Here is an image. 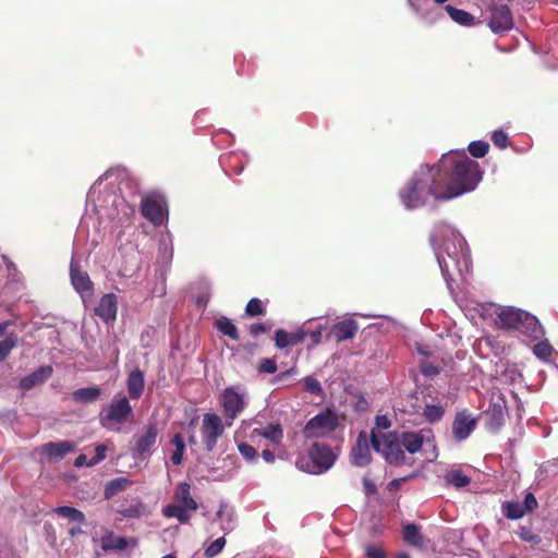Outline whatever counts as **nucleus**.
I'll use <instances>...</instances> for the list:
<instances>
[{
    "label": "nucleus",
    "instance_id": "c85d7f7f",
    "mask_svg": "<svg viewBox=\"0 0 558 558\" xmlns=\"http://www.w3.org/2000/svg\"><path fill=\"white\" fill-rule=\"evenodd\" d=\"M391 427V421L387 415H376L375 424L371 432V442L375 440V436L377 439L386 436L389 432H387Z\"/></svg>",
    "mask_w": 558,
    "mask_h": 558
},
{
    "label": "nucleus",
    "instance_id": "f257e3e1",
    "mask_svg": "<svg viewBox=\"0 0 558 558\" xmlns=\"http://www.w3.org/2000/svg\"><path fill=\"white\" fill-rule=\"evenodd\" d=\"M429 241L448 288L451 289L452 282L465 280L470 270V255L460 232L440 222L435 226Z\"/></svg>",
    "mask_w": 558,
    "mask_h": 558
},
{
    "label": "nucleus",
    "instance_id": "de8ad7c7",
    "mask_svg": "<svg viewBox=\"0 0 558 558\" xmlns=\"http://www.w3.org/2000/svg\"><path fill=\"white\" fill-rule=\"evenodd\" d=\"M492 141L495 146L499 148H506L508 144V136L502 131H495L492 135Z\"/></svg>",
    "mask_w": 558,
    "mask_h": 558
},
{
    "label": "nucleus",
    "instance_id": "412c9836",
    "mask_svg": "<svg viewBox=\"0 0 558 558\" xmlns=\"http://www.w3.org/2000/svg\"><path fill=\"white\" fill-rule=\"evenodd\" d=\"M191 486L190 484L182 482L175 488L173 501L177 504H181L182 507L187 509L190 512L197 510V502L193 499L190 493Z\"/></svg>",
    "mask_w": 558,
    "mask_h": 558
},
{
    "label": "nucleus",
    "instance_id": "79ce46f5",
    "mask_svg": "<svg viewBox=\"0 0 558 558\" xmlns=\"http://www.w3.org/2000/svg\"><path fill=\"white\" fill-rule=\"evenodd\" d=\"M238 450L241 453V456L248 462L256 460L258 457L257 450L246 442L239 444Z\"/></svg>",
    "mask_w": 558,
    "mask_h": 558
},
{
    "label": "nucleus",
    "instance_id": "864d4df0",
    "mask_svg": "<svg viewBox=\"0 0 558 558\" xmlns=\"http://www.w3.org/2000/svg\"><path fill=\"white\" fill-rule=\"evenodd\" d=\"M526 511H532L537 507V500L532 493H527L524 498V504L522 505Z\"/></svg>",
    "mask_w": 558,
    "mask_h": 558
},
{
    "label": "nucleus",
    "instance_id": "6e6552de",
    "mask_svg": "<svg viewBox=\"0 0 558 558\" xmlns=\"http://www.w3.org/2000/svg\"><path fill=\"white\" fill-rule=\"evenodd\" d=\"M339 425V416L327 409L312 417L303 427L302 434L307 439L327 437L336 430Z\"/></svg>",
    "mask_w": 558,
    "mask_h": 558
},
{
    "label": "nucleus",
    "instance_id": "6ab92c4d",
    "mask_svg": "<svg viewBox=\"0 0 558 558\" xmlns=\"http://www.w3.org/2000/svg\"><path fill=\"white\" fill-rule=\"evenodd\" d=\"M52 367L50 365L40 366L32 374L23 377L20 380V388L22 390H31L32 388L44 384L52 375Z\"/></svg>",
    "mask_w": 558,
    "mask_h": 558
},
{
    "label": "nucleus",
    "instance_id": "c756f323",
    "mask_svg": "<svg viewBox=\"0 0 558 558\" xmlns=\"http://www.w3.org/2000/svg\"><path fill=\"white\" fill-rule=\"evenodd\" d=\"M404 541L415 547H423L424 538L417 525L410 523L403 529Z\"/></svg>",
    "mask_w": 558,
    "mask_h": 558
},
{
    "label": "nucleus",
    "instance_id": "a19ab883",
    "mask_svg": "<svg viewBox=\"0 0 558 558\" xmlns=\"http://www.w3.org/2000/svg\"><path fill=\"white\" fill-rule=\"evenodd\" d=\"M489 145L483 141H475L470 143L469 151L473 157L481 158L484 157L488 151Z\"/></svg>",
    "mask_w": 558,
    "mask_h": 558
},
{
    "label": "nucleus",
    "instance_id": "a878e982",
    "mask_svg": "<svg viewBox=\"0 0 558 558\" xmlns=\"http://www.w3.org/2000/svg\"><path fill=\"white\" fill-rule=\"evenodd\" d=\"M445 484L454 488H463L471 482L470 477L460 469H451L444 475Z\"/></svg>",
    "mask_w": 558,
    "mask_h": 558
},
{
    "label": "nucleus",
    "instance_id": "7ed1b4c3",
    "mask_svg": "<svg viewBox=\"0 0 558 558\" xmlns=\"http://www.w3.org/2000/svg\"><path fill=\"white\" fill-rule=\"evenodd\" d=\"M477 312L487 319L496 315L495 324L502 329H513L531 338L538 339L544 330L537 318L530 313L515 307H502L494 303L478 304Z\"/></svg>",
    "mask_w": 558,
    "mask_h": 558
},
{
    "label": "nucleus",
    "instance_id": "58836bf2",
    "mask_svg": "<svg viewBox=\"0 0 558 558\" xmlns=\"http://www.w3.org/2000/svg\"><path fill=\"white\" fill-rule=\"evenodd\" d=\"M216 326L219 331L229 336L230 338H232L234 340H236L239 338L238 329H236L235 325L230 319L222 317L216 322Z\"/></svg>",
    "mask_w": 558,
    "mask_h": 558
},
{
    "label": "nucleus",
    "instance_id": "e433bc0d",
    "mask_svg": "<svg viewBox=\"0 0 558 558\" xmlns=\"http://www.w3.org/2000/svg\"><path fill=\"white\" fill-rule=\"evenodd\" d=\"M504 514L511 520L521 519L525 514L524 507L519 502H506L502 506Z\"/></svg>",
    "mask_w": 558,
    "mask_h": 558
},
{
    "label": "nucleus",
    "instance_id": "c03bdc74",
    "mask_svg": "<svg viewBox=\"0 0 558 558\" xmlns=\"http://www.w3.org/2000/svg\"><path fill=\"white\" fill-rule=\"evenodd\" d=\"M245 312L250 316H256L264 313V306L262 304V301L259 299H252L248 301L245 307Z\"/></svg>",
    "mask_w": 558,
    "mask_h": 558
},
{
    "label": "nucleus",
    "instance_id": "8fccbe9b",
    "mask_svg": "<svg viewBox=\"0 0 558 558\" xmlns=\"http://www.w3.org/2000/svg\"><path fill=\"white\" fill-rule=\"evenodd\" d=\"M107 446L101 444L95 448V457L90 459V464L96 465L106 458Z\"/></svg>",
    "mask_w": 558,
    "mask_h": 558
},
{
    "label": "nucleus",
    "instance_id": "680f3d73",
    "mask_svg": "<svg viewBox=\"0 0 558 558\" xmlns=\"http://www.w3.org/2000/svg\"><path fill=\"white\" fill-rule=\"evenodd\" d=\"M8 328V323L0 324V337H2Z\"/></svg>",
    "mask_w": 558,
    "mask_h": 558
},
{
    "label": "nucleus",
    "instance_id": "37998d69",
    "mask_svg": "<svg viewBox=\"0 0 558 558\" xmlns=\"http://www.w3.org/2000/svg\"><path fill=\"white\" fill-rule=\"evenodd\" d=\"M533 352L537 357L547 360L553 353V347L548 342L542 341L534 345Z\"/></svg>",
    "mask_w": 558,
    "mask_h": 558
},
{
    "label": "nucleus",
    "instance_id": "aec40b11",
    "mask_svg": "<svg viewBox=\"0 0 558 558\" xmlns=\"http://www.w3.org/2000/svg\"><path fill=\"white\" fill-rule=\"evenodd\" d=\"M506 407L504 403L495 402L486 411L487 426L492 430H498L505 423Z\"/></svg>",
    "mask_w": 558,
    "mask_h": 558
},
{
    "label": "nucleus",
    "instance_id": "052dcab7",
    "mask_svg": "<svg viewBox=\"0 0 558 558\" xmlns=\"http://www.w3.org/2000/svg\"><path fill=\"white\" fill-rule=\"evenodd\" d=\"M262 457L268 463H272L275 461V454L268 449L263 450Z\"/></svg>",
    "mask_w": 558,
    "mask_h": 558
},
{
    "label": "nucleus",
    "instance_id": "338daca9",
    "mask_svg": "<svg viewBox=\"0 0 558 558\" xmlns=\"http://www.w3.org/2000/svg\"><path fill=\"white\" fill-rule=\"evenodd\" d=\"M417 350H418V352H420L422 355L427 356V352H426L424 349H422V348L420 347Z\"/></svg>",
    "mask_w": 558,
    "mask_h": 558
},
{
    "label": "nucleus",
    "instance_id": "0e129e2a",
    "mask_svg": "<svg viewBox=\"0 0 558 558\" xmlns=\"http://www.w3.org/2000/svg\"><path fill=\"white\" fill-rule=\"evenodd\" d=\"M396 558H410V556L405 553H399Z\"/></svg>",
    "mask_w": 558,
    "mask_h": 558
},
{
    "label": "nucleus",
    "instance_id": "2f4dec72",
    "mask_svg": "<svg viewBox=\"0 0 558 558\" xmlns=\"http://www.w3.org/2000/svg\"><path fill=\"white\" fill-rule=\"evenodd\" d=\"M218 519L221 521V530L223 532H230L234 527V513L231 508L227 505L221 504L217 512Z\"/></svg>",
    "mask_w": 558,
    "mask_h": 558
},
{
    "label": "nucleus",
    "instance_id": "09e8293b",
    "mask_svg": "<svg viewBox=\"0 0 558 558\" xmlns=\"http://www.w3.org/2000/svg\"><path fill=\"white\" fill-rule=\"evenodd\" d=\"M366 558H386L385 551L377 545H368L365 548Z\"/></svg>",
    "mask_w": 558,
    "mask_h": 558
},
{
    "label": "nucleus",
    "instance_id": "4be33fe9",
    "mask_svg": "<svg viewBox=\"0 0 558 558\" xmlns=\"http://www.w3.org/2000/svg\"><path fill=\"white\" fill-rule=\"evenodd\" d=\"M357 324L352 319L340 322L332 326L331 333L338 342L352 339L357 332Z\"/></svg>",
    "mask_w": 558,
    "mask_h": 558
},
{
    "label": "nucleus",
    "instance_id": "4d7b16f0",
    "mask_svg": "<svg viewBox=\"0 0 558 558\" xmlns=\"http://www.w3.org/2000/svg\"><path fill=\"white\" fill-rule=\"evenodd\" d=\"M75 466L81 468V466H93V465L90 464V459L88 460L87 456L82 453L75 459Z\"/></svg>",
    "mask_w": 558,
    "mask_h": 558
},
{
    "label": "nucleus",
    "instance_id": "393cba45",
    "mask_svg": "<svg viewBox=\"0 0 558 558\" xmlns=\"http://www.w3.org/2000/svg\"><path fill=\"white\" fill-rule=\"evenodd\" d=\"M253 435L268 439L271 444L278 446L283 439V429L280 424H268L263 428H254Z\"/></svg>",
    "mask_w": 558,
    "mask_h": 558
},
{
    "label": "nucleus",
    "instance_id": "20e7f679",
    "mask_svg": "<svg viewBox=\"0 0 558 558\" xmlns=\"http://www.w3.org/2000/svg\"><path fill=\"white\" fill-rule=\"evenodd\" d=\"M399 196L407 209L423 206L428 196H433L437 201H444L435 169L421 166L409 182L400 190Z\"/></svg>",
    "mask_w": 558,
    "mask_h": 558
},
{
    "label": "nucleus",
    "instance_id": "473e14b6",
    "mask_svg": "<svg viewBox=\"0 0 558 558\" xmlns=\"http://www.w3.org/2000/svg\"><path fill=\"white\" fill-rule=\"evenodd\" d=\"M401 441L410 453L417 452L423 446V437L417 433H403Z\"/></svg>",
    "mask_w": 558,
    "mask_h": 558
},
{
    "label": "nucleus",
    "instance_id": "2eb2a0df",
    "mask_svg": "<svg viewBox=\"0 0 558 558\" xmlns=\"http://www.w3.org/2000/svg\"><path fill=\"white\" fill-rule=\"evenodd\" d=\"M142 213L154 225H160L165 220L163 201L158 197H146L142 202Z\"/></svg>",
    "mask_w": 558,
    "mask_h": 558
},
{
    "label": "nucleus",
    "instance_id": "13d9d810",
    "mask_svg": "<svg viewBox=\"0 0 558 558\" xmlns=\"http://www.w3.org/2000/svg\"><path fill=\"white\" fill-rule=\"evenodd\" d=\"M310 337H311V339H312L314 344L320 343L322 342V338H323V329L319 328V329H317L315 331H312L310 333Z\"/></svg>",
    "mask_w": 558,
    "mask_h": 558
},
{
    "label": "nucleus",
    "instance_id": "69168bd1",
    "mask_svg": "<svg viewBox=\"0 0 558 558\" xmlns=\"http://www.w3.org/2000/svg\"><path fill=\"white\" fill-rule=\"evenodd\" d=\"M124 545H125L124 539L120 538V539L118 541V545H117V546H118L119 548H124Z\"/></svg>",
    "mask_w": 558,
    "mask_h": 558
},
{
    "label": "nucleus",
    "instance_id": "0eeeda50",
    "mask_svg": "<svg viewBox=\"0 0 558 558\" xmlns=\"http://www.w3.org/2000/svg\"><path fill=\"white\" fill-rule=\"evenodd\" d=\"M219 402L225 413L226 425L231 426L233 421L245 409L247 393L245 389L240 386L228 387L221 392Z\"/></svg>",
    "mask_w": 558,
    "mask_h": 558
},
{
    "label": "nucleus",
    "instance_id": "a18cd8bd",
    "mask_svg": "<svg viewBox=\"0 0 558 558\" xmlns=\"http://www.w3.org/2000/svg\"><path fill=\"white\" fill-rule=\"evenodd\" d=\"M226 545V539L225 537H219L217 539H215L205 550V555L207 557H215L216 555H218L222 548L225 547Z\"/></svg>",
    "mask_w": 558,
    "mask_h": 558
},
{
    "label": "nucleus",
    "instance_id": "9d476101",
    "mask_svg": "<svg viewBox=\"0 0 558 558\" xmlns=\"http://www.w3.org/2000/svg\"><path fill=\"white\" fill-rule=\"evenodd\" d=\"M225 433L222 418L216 413H205L202 420V441L207 451H213Z\"/></svg>",
    "mask_w": 558,
    "mask_h": 558
},
{
    "label": "nucleus",
    "instance_id": "1a4fd4ad",
    "mask_svg": "<svg viewBox=\"0 0 558 558\" xmlns=\"http://www.w3.org/2000/svg\"><path fill=\"white\" fill-rule=\"evenodd\" d=\"M371 445L390 464H398L404 458L402 441L396 433H388L380 439L375 436V440Z\"/></svg>",
    "mask_w": 558,
    "mask_h": 558
},
{
    "label": "nucleus",
    "instance_id": "6e6d98bb",
    "mask_svg": "<svg viewBox=\"0 0 558 558\" xmlns=\"http://www.w3.org/2000/svg\"><path fill=\"white\" fill-rule=\"evenodd\" d=\"M363 486L367 495H372L376 492L375 484L368 477L363 478Z\"/></svg>",
    "mask_w": 558,
    "mask_h": 558
},
{
    "label": "nucleus",
    "instance_id": "f3484780",
    "mask_svg": "<svg viewBox=\"0 0 558 558\" xmlns=\"http://www.w3.org/2000/svg\"><path fill=\"white\" fill-rule=\"evenodd\" d=\"M70 277L73 288L81 295L92 291V281L88 275L80 269L78 262H76L74 258H72L70 265Z\"/></svg>",
    "mask_w": 558,
    "mask_h": 558
},
{
    "label": "nucleus",
    "instance_id": "9b49d317",
    "mask_svg": "<svg viewBox=\"0 0 558 558\" xmlns=\"http://www.w3.org/2000/svg\"><path fill=\"white\" fill-rule=\"evenodd\" d=\"M369 442L371 437L368 438L365 432H361L357 435L356 444L351 450V461L354 465L363 468L371 462Z\"/></svg>",
    "mask_w": 558,
    "mask_h": 558
},
{
    "label": "nucleus",
    "instance_id": "ddd939ff",
    "mask_svg": "<svg viewBox=\"0 0 558 558\" xmlns=\"http://www.w3.org/2000/svg\"><path fill=\"white\" fill-rule=\"evenodd\" d=\"M158 429L155 424H148L142 433L135 436L134 451L138 456L150 454L151 448L156 444Z\"/></svg>",
    "mask_w": 558,
    "mask_h": 558
},
{
    "label": "nucleus",
    "instance_id": "5701e85b",
    "mask_svg": "<svg viewBox=\"0 0 558 558\" xmlns=\"http://www.w3.org/2000/svg\"><path fill=\"white\" fill-rule=\"evenodd\" d=\"M306 336V331L298 330L295 332H287L283 329H278L275 336L276 347L279 349H284L290 345H295L301 343Z\"/></svg>",
    "mask_w": 558,
    "mask_h": 558
},
{
    "label": "nucleus",
    "instance_id": "cd10ccee",
    "mask_svg": "<svg viewBox=\"0 0 558 558\" xmlns=\"http://www.w3.org/2000/svg\"><path fill=\"white\" fill-rule=\"evenodd\" d=\"M162 513L167 518L178 519L181 523H185L190 519V511L182 507L181 504H177L175 501L166 506L162 510Z\"/></svg>",
    "mask_w": 558,
    "mask_h": 558
},
{
    "label": "nucleus",
    "instance_id": "f03ea898",
    "mask_svg": "<svg viewBox=\"0 0 558 558\" xmlns=\"http://www.w3.org/2000/svg\"><path fill=\"white\" fill-rule=\"evenodd\" d=\"M437 174L442 199L448 201L473 191L482 179V171L476 161L464 151H450L433 167Z\"/></svg>",
    "mask_w": 558,
    "mask_h": 558
},
{
    "label": "nucleus",
    "instance_id": "e2e57ef3",
    "mask_svg": "<svg viewBox=\"0 0 558 558\" xmlns=\"http://www.w3.org/2000/svg\"><path fill=\"white\" fill-rule=\"evenodd\" d=\"M293 372H294V368H290V369H288L287 372L281 373V374L279 375V378H283L286 375L292 374Z\"/></svg>",
    "mask_w": 558,
    "mask_h": 558
},
{
    "label": "nucleus",
    "instance_id": "4c0bfd02",
    "mask_svg": "<svg viewBox=\"0 0 558 558\" xmlns=\"http://www.w3.org/2000/svg\"><path fill=\"white\" fill-rule=\"evenodd\" d=\"M303 389L316 397H323L324 396V389L320 385V383L314 378L313 376H306L302 380Z\"/></svg>",
    "mask_w": 558,
    "mask_h": 558
},
{
    "label": "nucleus",
    "instance_id": "4468645a",
    "mask_svg": "<svg viewBox=\"0 0 558 558\" xmlns=\"http://www.w3.org/2000/svg\"><path fill=\"white\" fill-rule=\"evenodd\" d=\"M118 312V298L113 293L105 294L98 305L95 307V315H97L104 323L110 324L116 320Z\"/></svg>",
    "mask_w": 558,
    "mask_h": 558
},
{
    "label": "nucleus",
    "instance_id": "72a5a7b5",
    "mask_svg": "<svg viewBox=\"0 0 558 558\" xmlns=\"http://www.w3.org/2000/svg\"><path fill=\"white\" fill-rule=\"evenodd\" d=\"M101 395V391L98 387H86L80 388L73 392V398L78 402H93L96 401Z\"/></svg>",
    "mask_w": 558,
    "mask_h": 558
},
{
    "label": "nucleus",
    "instance_id": "39448f33",
    "mask_svg": "<svg viewBox=\"0 0 558 558\" xmlns=\"http://www.w3.org/2000/svg\"><path fill=\"white\" fill-rule=\"evenodd\" d=\"M99 423L110 432H121L122 426L132 421L133 408L128 397L117 395L112 400L104 405L99 412Z\"/></svg>",
    "mask_w": 558,
    "mask_h": 558
},
{
    "label": "nucleus",
    "instance_id": "603ef678",
    "mask_svg": "<svg viewBox=\"0 0 558 558\" xmlns=\"http://www.w3.org/2000/svg\"><path fill=\"white\" fill-rule=\"evenodd\" d=\"M145 512V507L142 504L130 507L123 511V514L129 518H136Z\"/></svg>",
    "mask_w": 558,
    "mask_h": 558
},
{
    "label": "nucleus",
    "instance_id": "bf43d9fd",
    "mask_svg": "<svg viewBox=\"0 0 558 558\" xmlns=\"http://www.w3.org/2000/svg\"><path fill=\"white\" fill-rule=\"evenodd\" d=\"M266 328L262 324H254L251 326V333L254 336H258L265 332Z\"/></svg>",
    "mask_w": 558,
    "mask_h": 558
},
{
    "label": "nucleus",
    "instance_id": "f8f14e48",
    "mask_svg": "<svg viewBox=\"0 0 558 558\" xmlns=\"http://www.w3.org/2000/svg\"><path fill=\"white\" fill-rule=\"evenodd\" d=\"M489 26L494 33H502L512 28V16L507 5L495 4L493 7Z\"/></svg>",
    "mask_w": 558,
    "mask_h": 558
},
{
    "label": "nucleus",
    "instance_id": "423d86ee",
    "mask_svg": "<svg viewBox=\"0 0 558 558\" xmlns=\"http://www.w3.org/2000/svg\"><path fill=\"white\" fill-rule=\"evenodd\" d=\"M335 461L336 457L328 446L315 442L306 456L296 459L295 466L302 472L317 475L327 472Z\"/></svg>",
    "mask_w": 558,
    "mask_h": 558
},
{
    "label": "nucleus",
    "instance_id": "b1692460",
    "mask_svg": "<svg viewBox=\"0 0 558 558\" xmlns=\"http://www.w3.org/2000/svg\"><path fill=\"white\" fill-rule=\"evenodd\" d=\"M144 385L143 373L140 369L132 371L126 380L129 397L137 400L143 395Z\"/></svg>",
    "mask_w": 558,
    "mask_h": 558
},
{
    "label": "nucleus",
    "instance_id": "c9c22d12",
    "mask_svg": "<svg viewBox=\"0 0 558 558\" xmlns=\"http://www.w3.org/2000/svg\"><path fill=\"white\" fill-rule=\"evenodd\" d=\"M54 512L63 518L74 521V522L82 523L85 521L84 513L75 508H72V507H68V506L58 507L54 509Z\"/></svg>",
    "mask_w": 558,
    "mask_h": 558
},
{
    "label": "nucleus",
    "instance_id": "774afa93",
    "mask_svg": "<svg viewBox=\"0 0 558 558\" xmlns=\"http://www.w3.org/2000/svg\"><path fill=\"white\" fill-rule=\"evenodd\" d=\"M190 444H195L196 442V438L194 435H192L189 439Z\"/></svg>",
    "mask_w": 558,
    "mask_h": 558
},
{
    "label": "nucleus",
    "instance_id": "49530a36",
    "mask_svg": "<svg viewBox=\"0 0 558 558\" xmlns=\"http://www.w3.org/2000/svg\"><path fill=\"white\" fill-rule=\"evenodd\" d=\"M424 415L432 422L441 418L444 415V410L439 405L430 404L426 405L424 409Z\"/></svg>",
    "mask_w": 558,
    "mask_h": 558
},
{
    "label": "nucleus",
    "instance_id": "3c124183",
    "mask_svg": "<svg viewBox=\"0 0 558 558\" xmlns=\"http://www.w3.org/2000/svg\"><path fill=\"white\" fill-rule=\"evenodd\" d=\"M277 371V365L275 361L270 359H265L260 362L259 372L266 374H274Z\"/></svg>",
    "mask_w": 558,
    "mask_h": 558
},
{
    "label": "nucleus",
    "instance_id": "a211bd4d",
    "mask_svg": "<svg viewBox=\"0 0 558 558\" xmlns=\"http://www.w3.org/2000/svg\"><path fill=\"white\" fill-rule=\"evenodd\" d=\"M75 449V444L61 440L56 442H48L41 447V452L45 453L50 460L59 461L63 459L69 452Z\"/></svg>",
    "mask_w": 558,
    "mask_h": 558
},
{
    "label": "nucleus",
    "instance_id": "5fc2aeb1",
    "mask_svg": "<svg viewBox=\"0 0 558 558\" xmlns=\"http://www.w3.org/2000/svg\"><path fill=\"white\" fill-rule=\"evenodd\" d=\"M420 367L422 373L427 376L436 375L438 373V368L427 362H422Z\"/></svg>",
    "mask_w": 558,
    "mask_h": 558
},
{
    "label": "nucleus",
    "instance_id": "ea45409f",
    "mask_svg": "<svg viewBox=\"0 0 558 558\" xmlns=\"http://www.w3.org/2000/svg\"><path fill=\"white\" fill-rule=\"evenodd\" d=\"M16 336L10 335L4 340L0 341V361L5 360L11 350L16 345Z\"/></svg>",
    "mask_w": 558,
    "mask_h": 558
},
{
    "label": "nucleus",
    "instance_id": "dca6fc26",
    "mask_svg": "<svg viewBox=\"0 0 558 558\" xmlns=\"http://www.w3.org/2000/svg\"><path fill=\"white\" fill-rule=\"evenodd\" d=\"M476 421L466 412L458 413L452 423V433L458 441L466 439L474 430Z\"/></svg>",
    "mask_w": 558,
    "mask_h": 558
},
{
    "label": "nucleus",
    "instance_id": "bb28decb",
    "mask_svg": "<svg viewBox=\"0 0 558 558\" xmlns=\"http://www.w3.org/2000/svg\"><path fill=\"white\" fill-rule=\"evenodd\" d=\"M132 482L126 477H118L109 483H107L105 487V498L111 499L119 493L128 489L131 486Z\"/></svg>",
    "mask_w": 558,
    "mask_h": 558
},
{
    "label": "nucleus",
    "instance_id": "7c9ffc66",
    "mask_svg": "<svg viewBox=\"0 0 558 558\" xmlns=\"http://www.w3.org/2000/svg\"><path fill=\"white\" fill-rule=\"evenodd\" d=\"M446 11L450 17L460 25L471 26L475 23L474 16L464 10L453 8L452 5H447Z\"/></svg>",
    "mask_w": 558,
    "mask_h": 558
},
{
    "label": "nucleus",
    "instance_id": "f704fd0d",
    "mask_svg": "<svg viewBox=\"0 0 558 558\" xmlns=\"http://www.w3.org/2000/svg\"><path fill=\"white\" fill-rule=\"evenodd\" d=\"M171 442L175 447V450L172 452L170 460L174 465H179V464H181L182 459H183L185 444L180 434H175L173 436Z\"/></svg>",
    "mask_w": 558,
    "mask_h": 558
}]
</instances>
